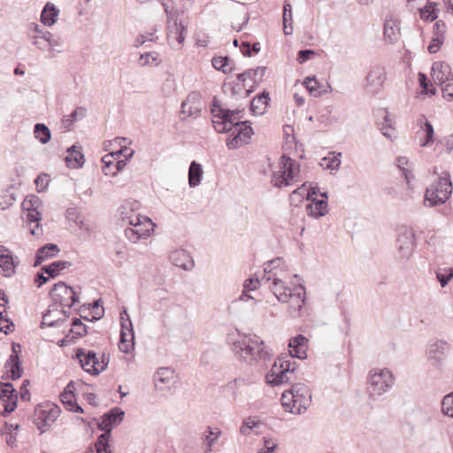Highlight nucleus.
<instances>
[{"mask_svg": "<svg viewBox=\"0 0 453 453\" xmlns=\"http://www.w3.org/2000/svg\"><path fill=\"white\" fill-rule=\"evenodd\" d=\"M307 343L308 339L303 334H298L289 340L288 348L290 357H278L270 372L265 376L267 384L271 386H280L286 383H293L296 380V377L295 372L296 363L293 358H306Z\"/></svg>", "mask_w": 453, "mask_h": 453, "instance_id": "f257e3e1", "label": "nucleus"}, {"mask_svg": "<svg viewBox=\"0 0 453 453\" xmlns=\"http://www.w3.org/2000/svg\"><path fill=\"white\" fill-rule=\"evenodd\" d=\"M233 351L241 359L251 362H264L271 360V350L265 345V342L257 335L243 338L235 342L233 345Z\"/></svg>", "mask_w": 453, "mask_h": 453, "instance_id": "f03ea898", "label": "nucleus"}, {"mask_svg": "<svg viewBox=\"0 0 453 453\" xmlns=\"http://www.w3.org/2000/svg\"><path fill=\"white\" fill-rule=\"evenodd\" d=\"M281 402L287 411L293 414H302L311 405V390L303 383H293L291 388L282 394Z\"/></svg>", "mask_w": 453, "mask_h": 453, "instance_id": "7ed1b4c3", "label": "nucleus"}, {"mask_svg": "<svg viewBox=\"0 0 453 453\" xmlns=\"http://www.w3.org/2000/svg\"><path fill=\"white\" fill-rule=\"evenodd\" d=\"M266 281L273 280L272 291L278 301L288 303V300H296V310L302 309L305 301V288L299 285L292 290L288 288L285 282L280 278V273L275 272L273 276L269 275L265 279Z\"/></svg>", "mask_w": 453, "mask_h": 453, "instance_id": "20e7f679", "label": "nucleus"}, {"mask_svg": "<svg viewBox=\"0 0 453 453\" xmlns=\"http://www.w3.org/2000/svg\"><path fill=\"white\" fill-rule=\"evenodd\" d=\"M452 183L449 173L445 172L439 179L433 182L426 190L425 203L429 206H436L444 203L451 196Z\"/></svg>", "mask_w": 453, "mask_h": 453, "instance_id": "39448f33", "label": "nucleus"}, {"mask_svg": "<svg viewBox=\"0 0 453 453\" xmlns=\"http://www.w3.org/2000/svg\"><path fill=\"white\" fill-rule=\"evenodd\" d=\"M395 384V377L388 369L370 371V398L376 399L388 392Z\"/></svg>", "mask_w": 453, "mask_h": 453, "instance_id": "423d86ee", "label": "nucleus"}, {"mask_svg": "<svg viewBox=\"0 0 453 453\" xmlns=\"http://www.w3.org/2000/svg\"><path fill=\"white\" fill-rule=\"evenodd\" d=\"M415 249V234L412 228L402 226L397 229L395 257L399 261L411 258Z\"/></svg>", "mask_w": 453, "mask_h": 453, "instance_id": "0eeeda50", "label": "nucleus"}, {"mask_svg": "<svg viewBox=\"0 0 453 453\" xmlns=\"http://www.w3.org/2000/svg\"><path fill=\"white\" fill-rule=\"evenodd\" d=\"M128 223L132 227L125 229V236L134 243L140 239L148 238L155 227V224L150 218L142 215L130 218Z\"/></svg>", "mask_w": 453, "mask_h": 453, "instance_id": "6e6552de", "label": "nucleus"}, {"mask_svg": "<svg viewBox=\"0 0 453 453\" xmlns=\"http://www.w3.org/2000/svg\"><path fill=\"white\" fill-rule=\"evenodd\" d=\"M60 411V408L53 403H40L34 411V423L43 433L56 421Z\"/></svg>", "mask_w": 453, "mask_h": 453, "instance_id": "1a4fd4ad", "label": "nucleus"}, {"mask_svg": "<svg viewBox=\"0 0 453 453\" xmlns=\"http://www.w3.org/2000/svg\"><path fill=\"white\" fill-rule=\"evenodd\" d=\"M280 168L279 172L273 173L271 180L273 186L278 188L289 185L299 172L296 162L286 155L281 156L280 159Z\"/></svg>", "mask_w": 453, "mask_h": 453, "instance_id": "9d476101", "label": "nucleus"}, {"mask_svg": "<svg viewBox=\"0 0 453 453\" xmlns=\"http://www.w3.org/2000/svg\"><path fill=\"white\" fill-rule=\"evenodd\" d=\"M50 296L52 299L51 307L70 309L79 301V296L73 288L63 281H59L53 286Z\"/></svg>", "mask_w": 453, "mask_h": 453, "instance_id": "9b49d317", "label": "nucleus"}, {"mask_svg": "<svg viewBox=\"0 0 453 453\" xmlns=\"http://www.w3.org/2000/svg\"><path fill=\"white\" fill-rule=\"evenodd\" d=\"M213 116L212 123L218 133H226L233 130L235 114H239L242 111L232 110H211Z\"/></svg>", "mask_w": 453, "mask_h": 453, "instance_id": "f8f14e48", "label": "nucleus"}, {"mask_svg": "<svg viewBox=\"0 0 453 453\" xmlns=\"http://www.w3.org/2000/svg\"><path fill=\"white\" fill-rule=\"evenodd\" d=\"M449 349L448 342L442 340L429 343L426 351L429 365L435 369H441Z\"/></svg>", "mask_w": 453, "mask_h": 453, "instance_id": "ddd939ff", "label": "nucleus"}, {"mask_svg": "<svg viewBox=\"0 0 453 453\" xmlns=\"http://www.w3.org/2000/svg\"><path fill=\"white\" fill-rule=\"evenodd\" d=\"M40 200L36 196L27 197L22 202V209L27 211L26 219L29 223H35V227L31 228L30 233L33 235L39 236L42 234L39 222L41 221V213L37 211Z\"/></svg>", "mask_w": 453, "mask_h": 453, "instance_id": "4468645a", "label": "nucleus"}, {"mask_svg": "<svg viewBox=\"0 0 453 453\" xmlns=\"http://www.w3.org/2000/svg\"><path fill=\"white\" fill-rule=\"evenodd\" d=\"M163 5L167 15L168 38L175 39L179 44H181L185 40L187 27L182 24V22L178 21L177 14L175 12H170L167 5Z\"/></svg>", "mask_w": 453, "mask_h": 453, "instance_id": "2eb2a0df", "label": "nucleus"}, {"mask_svg": "<svg viewBox=\"0 0 453 453\" xmlns=\"http://www.w3.org/2000/svg\"><path fill=\"white\" fill-rule=\"evenodd\" d=\"M375 124L382 134L390 141L396 139L397 132L394 127L390 113L387 109H379L374 112Z\"/></svg>", "mask_w": 453, "mask_h": 453, "instance_id": "dca6fc26", "label": "nucleus"}, {"mask_svg": "<svg viewBox=\"0 0 453 453\" xmlns=\"http://www.w3.org/2000/svg\"><path fill=\"white\" fill-rule=\"evenodd\" d=\"M0 400L4 405L3 416H7L16 409L18 395L12 383L0 382Z\"/></svg>", "mask_w": 453, "mask_h": 453, "instance_id": "f3484780", "label": "nucleus"}, {"mask_svg": "<svg viewBox=\"0 0 453 453\" xmlns=\"http://www.w3.org/2000/svg\"><path fill=\"white\" fill-rule=\"evenodd\" d=\"M70 311L65 309L58 310V307L49 305L48 310L42 315L41 327L44 326H61L69 317Z\"/></svg>", "mask_w": 453, "mask_h": 453, "instance_id": "a211bd4d", "label": "nucleus"}, {"mask_svg": "<svg viewBox=\"0 0 453 453\" xmlns=\"http://www.w3.org/2000/svg\"><path fill=\"white\" fill-rule=\"evenodd\" d=\"M125 416V411L119 407L111 409L101 417L98 428L107 434H111L114 426H119Z\"/></svg>", "mask_w": 453, "mask_h": 453, "instance_id": "6ab92c4d", "label": "nucleus"}, {"mask_svg": "<svg viewBox=\"0 0 453 453\" xmlns=\"http://www.w3.org/2000/svg\"><path fill=\"white\" fill-rule=\"evenodd\" d=\"M383 36L385 42L394 44L401 37L399 21L391 15H387L383 25Z\"/></svg>", "mask_w": 453, "mask_h": 453, "instance_id": "aec40b11", "label": "nucleus"}, {"mask_svg": "<svg viewBox=\"0 0 453 453\" xmlns=\"http://www.w3.org/2000/svg\"><path fill=\"white\" fill-rule=\"evenodd\" d=\"M75 357L85 372L92 375H98V370L95 368V360H96L95 351L80 348L76 349Z\"/></svg>", "mask_w": 453, "mask_h": 453, "instance_id": "412c9836", "label": "nucleus"}, {"mask_svg": "<svg viewBox=\"0 0 453 453\" xmlns=\"http://www.w3.org/2000/svg\"><path fill=\"white\" fill-rule=\"evenodd\" d=\"M431 71L434 81L440 86L453 78L450 65L443 61L434 62Z\"/></svg>", "mask_w": 453, "mask_h": 453, "instance_id": "4be33fe9", "label": "nucleus"}, {"mask_svg": "<svg viewBox=\"0 0 453 453\" xmlns=\"http://www.w3.org/2000/svg\"><path fill=\"white\" fill-rule=\"evenodd\" d=\"M18 264V257H13L10 250L4 246H0V267L3 269L5 277H11L15 273Z\"/></svg>", "mask_w": 453, "mask_h": 453, "instance_id": "5701e85b", "label": "nucleus"}, {"mask_svg": "<svg viewBox=\"0 0 453 453\" xmlns=\"http://www.w3.org/2000/svg\"><path fill=\"white\" fill-rule=\"evenodd\" d=\"M387 79V72L383 65H375L370 70V90L378 93Z\"/></svg>", "mask_w": 453, "mask_h": 453, "instance_id": "b1692460", "label": "nucleus"}, {"mask_svg": "<svg viewBox=\"0 0 453 453\" xmlns=\"http://www.w3.org/2000/svg\"><path fill=\"white\" fill-rule=\"evenodd\" d=\"M323 199H313L306 205L307 214L314 218L325 216L327 213V194L320 193Z\"/></svg>", "mask_w": 453, "mask_h": 453, "instance_id": "393cba45", "label": "nucleus"}, {"mask_svg": "<svg viewBox=\"0 0 453 453\" xmlns=\"http://www.w3.org/2000/svg\"><path fill=\"white\" fill-rule=\"evenodd\" d=\"M65 162L69 168H80L85 163L84 155L81 151V147L73 145L67 150V156L65 157Z\"/></svg>", "mask_w": 453, "mask_h": 453, "instance_id": "a878e982", "label": "nucleus"}, {"mask_svg": "<svg viewBox=\"0 0 453 453\" xmlns=\"http://www.w3.org/2000/svg\"><path fill=\"white\" fill-rule=\"evenodd\" d=\"M170 260L172 263L184 270H191L194 267V262L189 255L183 250H177L170 254Z\"/></svg>", "mask_w": 453, "mask_h": 453, "instance_id": "bb28decb", "label": "nucleus"}, {"mask_svg": "<svg viewBox=\"0 0 453 453\" xmlns=\"http://www.w3.org/2000/svg\"><path fill=\"white\" fill-rule=\"evenodd\" d=\"M395 161L396 166L402 172L408 188H412L411 182L415 179L413 174V163L406 157H398Z\"/></svg>", "mask_w": 453, "mask_h": 453, "instance_id": "cd10ccee", "label": "nucleus"}, {"mask_svg": "<svg viewBox=\"0 0 453 453\" xmlns=\"http://www.w3.org/2000/svg\"><path fill=\"white\" fill-rule=\"evenodd\" d=\"M269 93L264 90L260 95L254 97L250 104V110L253 113L262 115L269 104Z\"/></svg>", "mask_w": 453, "mask_h": 453, "instance_id": "c85d7f7f", "label": "nucleus"}, {"mask_svg": "<svg viewBox=\"0 0 453 453\" xmlns=\"http://www.w3.org/2000/svg\"><path fill=\"white\" fill-rule=\"evenodd\" d=\"M58 15V9L52 3H47L41 13V21L43 25L50 27L56 21Z\"/></svg>", "mask_w": 453, "mask_h": 453, "instance_id": "c756f323", "label": "nucleus"}, {"mask_svg": "<svg viewBox=\"0 0 453 453\" xmlns=\"http://www.w3.org/2000/svg\"><path fill=\"white\" fill-rule=\"evenodd\" d=\"M418 123L420 126V128L423 129L424 132L426 133L425 138L423 140H420L419 145L421 147L429 146L431 143L434 142V127L429 121L426 120L425 116H421L420 119L418 120Z\"/></svg>", "mask_w": 453, "mask_h": 453, "instance_id": "7c9ffc66", "label": "nucleus"}, {"mask_svg": "<svg viewBox=\"0 0 453 453\" xmlns=\"http://www.w3.org/2000/svg\"><path fill=\"white\" fill-rule=\"evenodd\" d=\"M203 171L202 165L196 161H192L188 168V184L191 188L198 186L201 182Z\"/></svg>", "mask_w": 453, "mask_h": 453, "instance_id": "2f4dec72", "label": "nucleus"}, {"mask_svg": "<svg viewBox=\"0 0 453 453\" xmlns=\"http://www.w3.org/2000/svg\"><path fill=\"white\" fill-rule=\"evenodd\" d=\"M134 348V333L131 332V329L128 332L120 331V341L119 343V349L121 352L130 353Z\"/></svg>", "mask_w": 453, "mask_h": 453, "instance_id": "473e14b6", "label": "nucleus"}, {"mask_svg": "<svg viewBox=\"0 0 453 453\" xmlns=\"http://www.w3.org/2000/svg\"><path fill=\"white\" fill-rule=\"evenodd\" d=\"M72 263L69 261H55L42 267V272L48 274L50 278H56L61 271L69 268Z\"/></svg>", "mask_w": 453, "mask_h": 453, "instance_id": "72a5a7b5", "label": "nucleus"}, {"mask_svg": "<svg viewBox=\"0 0 453 453\" xmlns=\"http://www.w3.org/2000/svg\"><path fill=\"white\" fill-rule=\"evenodd\" d=\"M233 129H234L236 133L242 136L241 139L244 144L248 143L249 140L253 134V129L250 127L249 121L234 122Z\"/></svg>", "mask_w": 453, "mask_h": 453, "instance_id": "f704fd0d", "label": "nucleus"}, {"mask_svg": "<svg viewBox=\"0 0 453 453\" xmlns=\"http://www.w3.org/2000/svg\"><path fill=\"white\" fill-rule=\"evenodd\" d=\"M87 114V109L85 107H77L74 111H73L69 115H66L63 118L62 123L63 127L65 130H68L71 125L76 121L77 119H83Z\"/></svg>", "mask_w": 453, "mask_h": 453, "instance_id": "c9c22d12", "label": "nucleus"}, {"mask_svg": "<svg viewBox=\"0 0 453 453\" xmlns=\"http://www.w3.org/2000/svg\"><path fill=\"white\" fill-rule=\"evenodd\" d=\"M342 154L338 153L335 155V152H331L328 157H323L320 162L319 165L323 169L327 170H337L341 165V157Z\"/></svg>", "mask_w": 453, "mask_h": 453, "instance_id": "e433bc0d", "label": "nucleus"}, {"mask_svg": "<svg viewBox=\"0 0 453 453\" xmlns=\"http://www.w3.org/2000/svg\"><path fill=\"white\" fill-rule=\"evenodd\" d=\"M285 268V264H284V261L281 257H276L269 262H267L266 264H265V268H264V277L262 279V280H265V279L271 275L273 276V273L275 272H278L279 269H280L281 271Z\"/></svg>", "mask_w": 453, "mask_h": 453, "instance_id": "4c0bfd02", "label": "nucleus"}, {"mask_svg": "<svg viewBox=\"0 0 453 453\" xmlns=\"http://www.w3.org/2000/svg\"><path fill=\"white\" fill-rule=\"evenodd\" d=\"M283 31L284 34L288 35L293 33L292 27V7L291 4L288 2H285L283 6Z\"/></svg>", "mask_w": 453, "mask_h": 453, "instance_id": "58836bf2", "label": "nucleus"}, {"mask_svg": "<svg viewBox=\"0 0 453 453\" xmlns=\"http://www.w3.org/2000/svg\"><path fill=\"white\" fill-rule=\"evenodd\" d=\"M307 90L315 97L320 96L327 93V89H321V86L315 77H307L303 82Z\"/></svg>", "mask_w": 453, "mask_h": 453, "instance_id": "ea45409f", "label": "nucleus"}, {"mask_svg": "<svg viewBox=\"0 0 453 453\" xmlns=\"http://www.w3.org/2000/svg\"><path fill=\"white\" fill-rule=\"evenodd\" d=\"M34 133L35 138L38 139L42 144L49 142L51 138L50 128L42 123H37L35 125Z\"/></svg>", "mask_w": 453, "mask_h": 453, "instance_id": "a19ab883", "label": "nucleus"}, {"mask_svg": "<svg viewBox=\"0 0 453 453\" xmlns=\"http://www.w3.org/2000/svg\"><path fill=\"white\" fill-rule=\"evenodd\" d=\"M103 172L107 176H115V154L109 153L102 157Z\"/></svg>", "mask_w": 453, "mask_h": 453, "instance_id": "79ce46f5", "label": "nucleus"}, {"mask_svg": "<svg viewBox=\"0 0 453 453\" xmlns=\"http://www.w3.org/2000/svg\"><path fill=\"white\" fill-rule=\"evenodd\" d=\"M111 438V434L103 433L101 434L96 441V449L97 453H111L109 445V440Z\"/></svg>", "mask_w": 453, "mask_h": 453, "instance_id": "37998d69", "label": "nucleus"}, {"mask_svg": "<svg viewBox=\"0 0 453 453\" xmlns=\"http://www.w3.org/2000/svg\"><path fill=\"white\" fill-rule=\"evenodd\" d=\"M5 368H10L11 379L15 380L21 377L23 373V368L21 366L20 359L11 361L8 359L5 363Z\"/></svg>", "mask_w": 453, "mask_h": 453, "instance_id": "c03bdc74", "label": "nucleus"}, {"mask_svg": "<svg viewBox=\"0 0 453 453\" xmlns=\"http://www.w3.org/2000/svg\"><path fill=\"white\" fill-rule=\"evenodd\" d=\"M229 61L230 59L228 57H214L211 59V64L215 69L227 73L233 71V67L227 68Z\"/></svg>", "mask_w": 453, "mask_h": 453, "instance_id": "a18cd8bd", "label": "nucleus"}, {"mask_svg": "<svg viewBox=\"0 0 453 453\" xmlns=\"http://www.w3.org/2000/svg\"><path fill=\"white\" fill-rule=\"evenodd\" d=\"M436 4L429 3L428 5L425 6L423 9H420V17L421 19L428 21H434L437 19L436 13Z\"/></svg>", "mask_w": 453, "mask_h": 453, "instance_id": "49530a36", "label": "nucleus"}, {"mask_svg": "<svg viewBox=\"0 0 453 453\" xmlns=\"http://www.w3.org/2000/svg\"><path fill=\"white\" fill-rule=\"evenodd\" d=\"M38 255L42 256L45 260L54 257L59 252V248L54 243H48L38 249Z\"/></svg>", "mask_w": 453, "mask_h": 453, "instance_id": "de8ad7c7", "label": "nucleus"}, {"mask_svg": "<svg viewBox=\"0 0 453 453\" xmlns=\"http://www.w3.org/2000/svg\"><path fill=\"white\" fill-rule=\"evenodd\" d=\"M258 286H259V280L257 279L250 278V279L246 280L244 282V285H243V292H242L240 299L247 300V299L251 298V296H249L247 294V292L257 289L258 288Z\"/></svg>", "mask_w": 453, "mask_h": 453, "instance_id": "09e8293b", "label": "nucleus"}, {"mask_svg": "<svg viewBox=\"0 0 453 453\" xmlns=\"http://www.w3.org/2000/svg\"><path fill=\"white\" fill-rule=\"evenodd\" d=\"M441 411L445 415L453 418V392L443 397L441 401Z\"/></svg>", "mask_w": 453, "mask_h": 453, "instance_id": "8fccbe9b", "label": "nucleus"}, {"mask_svg": "<svg viewBox=\"0 0 453 453\" xmlns=\"http://www.w3.org/2000/svg\"><path fill=\"white\" fill-rule=\"evenodd\" d=\"M72 326L70 333L76 334L78 337L87 334V326L77 318L73 319Z\"/></svg>", "mask_w": 453, "mask_h": 453, "instance_id": "3c124183", "label": "nucleus"}, {"mask_svg": "<svg viewBox=\"0 0 453 453\" xmlns=\"http://www.w3.org/2000/svg\"><path fill=\"white\" fill-rule=\"evenodd\" d=\"M260 426L258 421H255L252 418H247L243 420L242 426L240 429V433L243 435L249 434V430L255 429Z\"/></svg>", "mask_w": 453, "mask_h": 453, "instance_id": "603ef678", "label": "nucleus"}, {"mask_svg": "<svg viewBox=\"0 0 453 453\" xmlns=\"http://www.w3.org/2000/svg\"><path fill=\"white\" fill-rule=\"evenodd\" d=\"M232 137L228 138L226 141V146L230 150L236 149L241 145L244 144L241 139V135L236 133L234 129L232 130Z\"/></svg>", "mask_w": 453, "mask_h": 453, "instance_id": "864d4df0", "label": "nucleus"}, {"mask_svg": "<svg viewBox=\"0 0 453 453\" xmlns=\"http://www.w3.org/2000/svg\"><path fill=\"white\" fill-rule=\"evenodd\" d=\"M202 104H190L188 108H181V113L189 117H197L202 111Z\"/></svg>", "mask_w": 453, "mask_h": 453, "instance_id": "5fc2aeb1", "label": "nucleus"}, {"mask_svg": "<svg viewBox=\"0 0 453 453\" xmlns=\"http://www.w3.org/2000/svg\"><path fill=\"white\" fill-rule=\"evenodd\" d=\"M418 82H419V85L422 88L423 92L425 94H426V95H428V94L435 95L436 94V89L434 88H431V89L428 88L429 81L425 73H418Z\"/></svg>", "mask_w": 453, "mask_h": 453, "instance_id": "6e6d98bb", "label": "nucleus"}, {"mask_svg": "<svg viewBox=\"0 0 453 453\" xmlns=\"http://www.w3.org/2000/svg\"><path fill=\"white\" fill-rule=\"evenodd\" d=\"M443 97L449 101L453 100V77L441 85Z\"/></svg>", "mask_w": 453, "mask_h": 453, "instance_id": "4d7b16f0", "label": "nucleus"}, {"mask_svg": "<svg viewBox=\"0 0 453 453\" xmlns=\"http://www.w3.org/2000/svg\"><path fill=\"white\" fill-rule=\"evenodd\" d=\"M158 380L165 383L167 382L173 376V371L168 367H161L157 370Z\"/></svg>", "mask_w": 453, "mask_h": 453, "instance_id": "13d9d810", "label": "nucleus"}, {"mask_svg": "<svg viewBox=\"0 0 453 453\" xmlns=\"http://www.w3.org/2000/svg\"><path fill=\"white\" fill-rule=\"evenodd\" d=\"M265 447L259 449L257 453H273L277 448V443L272 438H264Z\"/></svg>", "mask_w": 453, "mask_h": 453, "instance_id": "bf43d9fd", "label": "nucleus"}, {"mask_svg": "<svg viewBox=\"0 0 453 453\" xmlns=\"http://www.w3.org/2000/svg\"><path fill=\"white\" fill-rule=\"evenodd\" d=\"M443 42H444V36H434V35L432 42H430V44L428 46L429 53H431V54L436 53L440 50Z\"/></svg>", "mask_w": 453, "mask_h": 453, "instance_id": "052dcab7", "label": "nucleus"}, {"mask_svg": "<svg viewBox=\"0 0 453 453\" xmlns=\"http://www.w3.org/2000/svg\"><path fill=\"white\" fill-rule=\"evenodd\" d=\"M190 104H196V105H197V104H202L201 96L199 93H196V92L190 93L188 96L187 99L181 104V108H188V106H189Z\"/></svg>", "mask_w": 453, "mask_h": 453, "instance_id": "680f3d73", "label": "nucleus"}, {"mask_svg": "<svg viewBox=\"0 0 453 453\" xmlns=\"http://www.w3.org/2000/svg\"><path fill=\"white\" fill-rule=\"evenodd\" d=\"M155 63V65H157V58L153 57L151 53H144L140 56L139 58V65L142 66L145 65H151Z\"/></svg>", "mask_w": 453, "mask_h": 453, "instance_id": "e2e57ef3", "label": "nucleus"}, {"mask_svg": "<svg viewBox=\"0 0 453 453\" xmlns=\"http://www.w3.org/2000/svg\"><path fill=\"white\" fill-rule=\"evenodd\" d=\"M315 55L316 52L313 50H301L297 53L296 60L299 64H303L305 61Z\"/></svg>", "mask_w": 453, "mask_h": 453, "instance_id": "0e129e2a", "label": "nucleus"}, {"mask_svg": "<svg viewBox=\"0 0 453 453\" xmlns=\"http://www.w3.org/2000/svg\"><path fill=\"white\" fill-rule=\"evenodd\" d=\"M436 278L442 288L446 287L447 284L453 279V268L449 269V273L448 274H442L440 272H437Z\"/></svg>", "mask_w": 453, "mask_h": 453, "instance_id": "69168bd1", "label": "nucleus"}, {"mask_svg": "<svg viewBox=\"0 0 453 453\" xmlns=\"http://www.w3.org/2000/svg\"><path fill=\"white\" fill-rule=\"evenodd\" d=\"M32 43L41 50H49V42L39 35H34Z\"/></svg>", "mask_w": 453, "mask_h": 453, "instance_id": "338daca9", "label": "nucleus"}, {"mask_svg": "<svg viewBox=\"0 0 453 453\" xmlns=\"http://www.w3.org/2000/svg\"><path fill=\"white\" fill-rule=\"evenodd\" d=\"M446 33V25L442 20H437L434 25V35L444 36Z\"/></svg>", "mask_w": 453, "mask_h": 453, "instance_id": "774afa93", "label": "nucleus"}]
</instances>
